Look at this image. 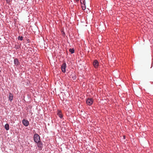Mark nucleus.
I'll return each mask as SVG.
<instances>
[{
  "label": "nucleus",
  "instance_id": "nucleus-5",
  "mask_svg": "<svg viewBox=\"0 0 153 153\" xmlns=\"http://www.w3.org/2000/svg\"><path fill=\"white\" fill-rule=\"evenodd\" d=\"M71 74L70 75V78H72L74 80H76V76L74 73H71Z\"/></svg>",
  "mask_w": 153,
  "mask_h": 153
},
{
  "label": "nucleus",
  "instance_id": "nucleus-4",
  "mask_svg": "<svg viewBox=\"0 0 153 153\" xmlns=\"http://www.w3.org/2000/svg\"><path fill=\"white\" fill-rule=\"evenodd\" d=\"M22 123L23 125L25 126H27L29 124L28 121L25 120H23Z\"/></svg>",
  "mask_w": 153,
  "mask_h": 153
},
{
  "label": "nucleus",
  "instance_id": "nucleus-12",
  "mask_svg": "<svg viewBox=\"0 0 153 153\" xmlns=\"http://www.w3.org/2000/svg\"><path fill=\"white\" fill-rule=\"evenodd\" d=\"M80 2L82 4H83L84 6L85 5V0H80Z\"/></svg>",
  "mask_w": 153,
  "mask_h": 153
},
{
  "label": "nucleus",
  "instance_id": "nucleus-2",
  "mask_svg": "<svg viewBox=\"0 0 153 153\" xmlns=\"http://www.w3.org/2000/svg\"><path fill=\"white\" fill-rule=\"evenodd\" d=\"M66 66V64L65 63H64L62 65L61 68L62 71L65 73V68Z\"/></svg>",
  "mask_w": 153,
  "mask_h": 153
},
{
  "label": "nucleus",
  "instance_id": "nucleus-8",
  "mask_svg": "<svg viewBox=\"0 0 153 153\" xmlns=\"http://www.w3.org/2000/svg\"><path fill=\"white\" fill-rule=\"evenodd\" d=\"M13 95L10 92L9 93V99L10 101H11L13 99Z\"/></svg>",
  "mask_w": 153,
  "mask_h": 153
},
{
  "label": "nucleus",
  "instance_id": "nucleus-14",
  "mask_svg": "<svg viewBox=\"0 0 153 153\" xmlns=\"http://www.w3.org/2000/svg\"><path fill=\"white\" fill-rule=\"evenodd\" d=\"M18 39L19 40H20L21 41L23 39V37L22 36H19L18 37Z\"/></svg>",
  "mask_w": 153,
  "mask_h": 153
},
{
  "label": "nucleus",
  "instance_id": "nucleus-3",
  "mask_svg": "<svg viewBox=\"0 0 153 153\" xmlns=\"http://www.w3.org/2000/svg\"><path fill=\"white\" fill-rule=\"evenodd\" d=\"M93 102V100L92 99H88L86 100V103L87 104L89 105H91Z\"/></svg>",
  "mask_w": 153,
  "mask_h": 153
},
{
  "label": "nucleus",
  "instance_id": "nucleus-13",
  "mask_svg": "<svg viewBox=\"0 0 153 153\" xmlns=\"http://www.w3.org/2000/svg\"><path fill=\"white\" fill-rule=\"evenodd\" d=\"M69 51L71 53H74V50L73 48L70 49Z\"/></svg>",
  "mask_w": 153,
  "mask_h": 153
},
{
  "label": "nucleus",
  "instance_id": "nucleus-11",
  "mask_svg": "<svg viewBox=\"0 0 153 153\" xmlns=\"http://www.w3.org/2000/svg\"><path fill=\"white\" fill-rule=\"evenodd\" d=\"M4 128L6 130H9V125L8 124H6L4 126Z\"/></svg>",
  "mask_w": 153,
  "mask_h": 153
},
{
  "label": "nucleus",
  "instance_id": "nucleus-1",
  "mask_svg": "<svg viewBox=\"0 0 153 153\" xmlns=\"http://www.w3.org/2000/svg\"><path fill=\"white\" fill-rule=\"evenodd\" d=\"M34 141L38 143L40 141V137L39 135L37 134H36L34 136Z\"/></svg>",
  "mask_w": 153,
  "mask_h": 153
},
{
  "label": "nucleus",
  "instance_id": "nucleus-10",
  "mask_svg": "<svg viewBox=\"0 0 153 153\" xmlns=\"http://www.w3.org/2000/svg\"><path fill=\"white\" fill-rule=\"evenodd\" d=\"M38 147L40 148L39 150H42V144L41 143H38L37 144Z\"/></svg>",
  "mask_w": 153,
  "mask_h": 153
},
{
  "label": "nucleus",
  "instance_id": "nucleus-6",
  "mask_svg": "<svg viewBox=\"0 0 153 153\" xmlns=\"http://www.w3.org/2000/svg\"><path fill=\"white\" fill-rule=\"evenodd\" d=\"M93 65L95 68L98 67L99 65V63L97 60H95L93 63Z\"/></svg>",
  "mask_w": 153,
  "mask_h": 153
},
{
  "label": "nucleus",
  "instance_id": "nucleus-7",
  "mask_svg": "<svg viewBox=\"0 0 153 153\" xmlns=\"http://www.w3.org/2000/svg\"><path fill=\"white\" fill-rule=\"evenodd\" d=\"M57 115L60 118H62L63 116L62 113L59 110L57 111Z\"/></svg>",
  "mask_w": 153,
  "mask_h": 153
},
{
  "label": "nucleus",
  "instance_id": "nucleus-15",
  "mask_svg": "<svg viewBox=\"0 0 153 153\" xmlns=\"http://www.w3.org/2000/svg\"><path fill=\"white\" fill-rule=\"evenodd\" d=\"M85 6H82V9L83 10H85L86 8V7Z\"/></svg>",
  "mask_w": 153,
  "mask_h": 153
},
{
  "label": "nucleus",
  "instance_id": "nucleus-17",
  "mask_svg": "<svg viewBox=\"0 0 153 153\" xmlns=\"http://www.w3.org/2000/svg\"><path fill=\"white\" fill-rule=\"evenodd\" d=\"M79 0H76V1H79Z\"/></svg>",
  "mask_w": 153,
  "mask_h": 153
},
{
  "label": "nucleus",
  "instance_id": "nucleus-9",
  "mask_svg": "<svg viewBox=\"0 0 153 153\" xmlns=\"http://www.w3.org/2000/svg\"><path fill=\"white\" fill-rule=\"evenodd\" d=\"M14 64L16 65H18L19 63V62L17 59H14Z\"/></svg>",
  "mask_w": 153,
  "mask_h": 153
},
{
  "label": "nucleus",
  "instance_id": "nucleus-16",
  "mask_svg": "<svg viewBox=\"0 0 153 153\" xmlns=\"http://www.w3.org/2000/svg\"><path fill=\"white\" fill-rule=\"evenodd\" d=\"M7 3H8L10 2V0H6Z\"/></svg>",
  "mask_w": 153,
  "mask_h": 153
}]
</instances>
